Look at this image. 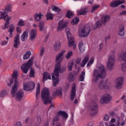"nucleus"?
Segmentation results:
<instances>
[{
    "label": "nucleus",
    "instance_id": "1",
    "mask_svg": "<svg viewBox=\"0 0 126 126\" xmlns=\"http://www.w3.org/2000/svg\"><path fill=\"white\" fill-rule=\"evenodd\" d=\"M65 51L62 50L60 53H59L56 56L55 62L57 63V64L55 66L54 71L52 74V79L53 80V85L54 87H56L57 84H59L60 80L59 79V76H60V73L61 72V63H62L63 60V56L64 54Z\"/></svg>",
    "mask_w": 126,
    "mask_h": 126
},
{
    "label": "nucleus",
    "instance_id": "2",
    "mask_svg": "<svg viewBox=\"0 0 126 126\" xmlns=\"http://www.w3.org/2000/svg\"><path fill=\"white\" fill-rule=\"evenodd\" d=\"M93 81L95 83L99 81L100 78H104L107 76V72L106 68L103 64H99L94 70L93 73Z\"/></svg>",
    "mask_w": 126,
    "mask_h": 126
},
{
    "label": "nucleus",
    "instance_id": "3",
    "mask_svg": "<svg viewBox=\"0 0 126 126\" xmlns=\"http://www.w3.org/2000/svg\"><path fill=\"white\" fill-rule=\"evenodd\" d=\"M18 76V71H13V74L12 75V78L9 79L7 80L6 83L8 86H11L13 84V81L14 82V86L12 88V94H14V91L16 90V87L18 86V81H17V77Z\"/></svg>",
    "mask_w": 126,
    "mask_h": 126
},
{
    "label": "nucleus",
    "instance_id": "4",
    "mask_svg": "<svg viewBox=\"0 0 126 126\" xmlns=\"http://www.w3.org/2000/svg\"><path fill=\"white\" fill-rule=\"evenodd\" d=\"M41 98L44 105H47L48 103H52V97L50 96L49 89L45 88L42 90Z\"/></svg>",
    "mask_w": 126,
    "mask_h": 126
},
{
    "label": "nucleus",
    "instance_id": "5",
    "mask_svg": "<svg viewBox=\"0 0 126 126\" xmlns=\"http://www.w3.org/2000/svg\"><path fill=\"white\" fill-rule=\"evenodd\" d=\"M116 63V56L115 54H111L108 57L106 66L109 70H113L115 68Z\"/></svg>",
    "mask_w": 126,
    "mask_h": 126
},
{
    "label": "nucleus",
    "instance_id": "6",
    "mask_svg": "<svg viewBox=\"0 0 126 126\" xmlns=\"http://www.w3.org/2000/svg\"><path fill=\"white\" fill-rule=\"evenodd\" d=\"M65 32L66 34L67 40L68 41V46L69 47H73V49L75 50L76 44L74 43V39L70 33V29L68 28H66Z\"/></svg>",
    "mask_w": 126,
    "mask_h": 126
},
{
    "label": "nucleus",
    "instance_id": "7",
    "mask_svg": "<svg viewBox=\"0 0 126 126\" xmlns=\"http://www.w3.org/2000/svg\"><path fill=\"white\" fill-rule=\"evenodd\" d=\"M91 31V29H90V26H86L79 30L78 35L82 38H86L89 36Z\"/></svg>",
    "mask_w": 126,
    "mask_h": 126
},
{
    "label": "nucleus",
    "instance_id": "8",
    "mask_svg": "<svg viewBox=\"0 0 126 126\" xmlns=\"http://www.w3.org/2000/svg\"><path fill=\"white\" fill-rule=\"evenodd\" d=\"M112 83L108 79L100 81L98 84V88L99 90H103V89H109L111 88Z\"/></svg>",
    "mask_w": 126,
    "mask_h": 126
},
{
    "label": "nucleus",
    "instance_id": "9",
    "mask_svg": "<svg viewBox=\"0 0 126 126\" xmlns=\"http://www.w3.org/2000/svg\"><path fill=\"white\" fill-rule=\"evenodd\" d=\"M11 18H12V17L11 16H9L7 14V12L5 11L0 12V19H4L5 21L4 25L5 28H8L9 20H10Z\"/></svg>",
    "mask_w": 126,
    "mask_h": 126
},
{
    "label": "nucleus",
    "instance_id": "10",
    "mask_svg": "<svg viewBox=\"0 0 126 126\" xmlns=\"http://www.w3.org/2000/svg\"><path fill=\"white\" fill-rule=\"evenodd\" d=\"M33 60L34 58H32L26 63H24L21 66V68L22 69V71H23L25 74L28 73V70H29L30 66H31L32 64H33Z\"/></svg>",
    "mask_w": 126,
    "mask_h": 126
},
{
    "label": "nucleus",
    "instance_id": "11",
    "mask_svg": "<svg viewBox=\"0 0 126 126\" xmlns=\"http://www.w3.org/2000/svg\"><path fill=\"white\" fill-rule=\"evenodd\" d=\"M17 87H18V86H17L16 88V90L14 91V94H12V89H11V94L13 97H15L17 101H21L23 98V96H24V93H23V90H20L16 93Z\"/></svg>",
    "mask_w": 126,
    "mask_h": 126
},
{
    "label": "nucleus",
    "instance_id": "12",
    "mask_svg": "<svg viewBox=\"0 0 126 126\" xmlns=\"http://www.w3.org/2000/svg\"><path fill=\"white\" fill-rule=\"evenodd\" d=\"M112 99V96L109 94H104L101 98H100V103L101 105H104V104H108L110 103V101Z\"/></svg>",
    "mask_w": 126,
    "mask_h": 126
},
{
    "label": "nucleus",
    "instance_id": "13",
    "mask_svg": "<svg viewBox=\"0 0 126 126\" xmlns=\"http://www.w3.org/2000/svg\"><path fill=\"white\" fill-rule=\"evenodd\" d=\"M35 88V83L30 82L23 85V89L25 91H31Z\"/></svg>",
    "mask_w": 126,
    "mask_h": 126
},
{
    "label": "nucleus",
    "instance_id": "14",
    "mask_svg": "<svg viewBox=\"0 0 126 126\" xmlns=\"http://www.w3.org/2000/svg\"><path fill=\"white\" fill-rule=\"evenodd\" d=\"M98 113V105L97 102H93L91 106V115L93 117L97 115Z\"/></svg>",
    "mask_w": 126,
    "mask_h": 126
},
{
    "label": "nucleus",
    "instance_id": "15",
    "mask_svg": "<svg viewBox=\"0 0 126 126\" xmlns=\"http://www.w3.org/2000/svg\"><path fill=\"white\" fill-rule=\"evenodd\" d=\"M124 79H125L124 77H120L117 79L115 86V88H116V89H117V90H120V89H122V88L123 87V82H124Z\"/></svg>",
    "mask_w": 126,
    "mask_h": 126
},
{
    "label": "nucleus",
    "instance_id": "16",
    "mask_svg": "<svg viewBox=\"0 0 126 126\" xmlns=\"http://www.w3.org/2000/svg\"><path fill=\"white\" fill-rule=\"evenodd\" d=\"M67 24H68V21L63 23V20L60 21L58 24V27L57 29V31L58 32L61 31L63 29L65 28V27L67 26Z\"/></svg>",
    "mask_w": 126,
    "mask_h": 126
},
{
    "label": "nucleus",
    "instance_id": "17",
    "mask_svg": "<svg viewBox=\"0 0 126 126\" xmlns=\"http://www.w3.org/2000/svg\"><path fill=\"white\" fill-rule=\"evenodd\" d=\"M76 93V86L75 85V84H73L72 85V88L70 94V99L72 100V101H73V100H74V98H75Z\"/></svg>",
    "mask_w": 126,
    "mask_h": 126
},
{
    "label": "nucleus",
    "instance_id": "18",
    "mask_svg": "<svg viewBox=\"0 0 126 126\" xmlns=\"http://www.w3.org/2000/svg\"><path fill=\"white\" fill-rule=\"evenodd\" d=\"M37 37V29H32L30 31V39L31 41H34Z\"/></svg>",
    "mask_w": 126,
    "mask_h": 126
},
{
    "label": "nucleus",
    "instance_id": "19",
    "mask_svg": "<svg viewBox=\"0 0 126 126\" xmlns=\"http://www.w3.org/2000/svg\"><path fill=\"white\" fill-rule=\"evenodd\" d=\"M111 20V16L109 15H104L101 18V22L103 25H106L107 22Z\"/></svg>",
    "mask_w": 126,
    "mask_h": 126
},
{
    "label": "nucleus",
    "instance_id": "20",
    "mask_svg": "<svg viewBox=\"0 0 126 126\" xmlns=\"http://www.w3.org/2000/svg\"><path fill=\"white\" fill-rule=\"evenodd\" d=\"M20 36L18 34H16V35L15 36L14 38V48H18V46H19L20 44Z\"/></svg>",
    "mask_w": 126,
    "mask_h": 126
},
{
    "label": "nucleus",
    "instance_id": "21",
    "mask_svg": "<svg viewBox=\"0 0 126 126\" xmlns=\"http://www.w3.org/2000/svg\"><path fill=\"white\" fill-rule=\"evenodd\" d=\"M125 3V0H117L110 3L111 7H118L120 4Z\"/></svg>",
    "mask_w": 126,
    "mask_h": 126
},
{
    "label": "nucleus",
    "instance_id": "22",
    "mask_svg": "<svg viewBox=\"0 0 126 126\" xmlns=\"http://www.w3.org/2000/svg\"><path fill=\"white\" fill-rule=\"evenodd\" d=\"M44 16V15L42 13H36L33 15V18L36 22H40L42 20V18Z\"/></svg>",
    "mask_w": 126,
    "mask_h": 126
},
{
    "label": "nucleus",
    "instance_id": "23",
    "mask_svg": "<svg viewBox=\"0 0 126 126\" xmlns=\"http://www.w3.org/2000/svg\"><path fill=\"white\" fill-rule=\"evenodd\" d=\"M39 31L43 32L44 33H47V27H45V22H40L38 24Z\"/></svg>",
    "mask_w": 126,
    "mask_h": 126
},
{
    "label": "nucleus",
    "instance_id": "24",
    "mask_svg": "<svg viewBox=\"0 0 126 126\" xmlns=\"http://www.w3.org/2000/svg\"><path fill=\"white\" fill-rule=\"evenodd\" d=\"M15 29V26L12 24L9 27L8 32H9V38H12L13 33L14 32Z\"/></svg>",
    "mask_w": 126,
    "mask_h": 126
},
{
    "label": "nucleus",
    "instance_id": "25",
    "mask_svg": "<svg viewBox=\"0 0 126 126\" xmlns=\"http://www.w3.org/2000/svg\"><path fill=\"white\" fill-rule=\"evenodd\" d=\"M28 33H29V31L24 32L23 34L21 35V41L22 42H25L28 38Z\"/></svg>",
    "mask_w": 126,
    "mask_h": 126
},
{
    "label": "nucleus",
    "instance_id": "26",
    "mask_svg": "<svg viewBox=\"0 0 126 126\" xmlns=\"http://www.w3.org/2000/svg\"><path fill=\"white\" fill-rule=\"evenodd\" d=\"M88 12L86 8H81L80 9L78 10L77 13L78 15H85Z\"/></svg>",
    "mask_w": 126,
    "mask_h": 126
},
{
    "label": "nucleus",
    "instance_id": "27",
    "mask_svg": "<svg viewBox=\"0 0 126 126\" xmlns=\"http://www.w3.org/2000/svg\"><path fill=\"white\" fill-rule=\"evenodd\" d=\"M118 61L119 62H125V63H126V51L123 54L119 55Z\"/></svg>",
    "mask_w": 126,
    "mask_h": 126
},
{
    "label": "nucleus",
    "instance_id": "28",
    "mask_svg": "<svg viewBox=\"0 0 126 126\" xmlns=\"http://www.w3.org/2000/svg\"><path fill=\"white\" fill-rule=\"evenodd\" d=\"M88 61H89V55H87L85 57L82 61V63H80V66H81V67H84Z\"/></svg>",
    "mask_w": 126,
    "mask_h": 126
},
{
    "label": "nucleus",
    "instance_id": "29",
    "mask_svg": "<svg viewBox=\"0 0 126 126\" xmlns=\"http://www.w3.org/2000/svg\"><path fill=\"white\" fill-rule=\"evenodd\" d=\"M61 46H62V43L59 41H56L54 46V50L55 52H59L60 49H61Z\"/></svg>",
    "mask_w": 126,
    "mask_h": 126
},
{
    "label": "nucleus",
    "instance_id": "30",
    "mask_svg": "<svg viewBox=\"0 0 126 126\" xmlns=\"http://www.w3.org/2000/svg\"><path fill=\"white\" fill-rule=\"evenodd\" d=\"M119 36L124 37L125 36V26L121 25L119 27V31L118 32Z\"/></svg>",
    "mask_w": 126,
    "mask_h": 126
},
{
    "label": "nucleus",
    "instance_id": "31",
    "mask_svg": "<svg viewBox=\"0 0 126 126\" xmlns=\"http://www.w3.org/2000/svg\"><path fill=\"white\" fill-rule=\"evenodd\" d=\"M48 79H51V74L47 72H44L43 73V78L42 81L45 82V81H46V80H48Z\"/></svg>",
    "mask_w": 126,
    "mask_h": 126
},
{
    "label": "nucleus",
    "instance_id": "32",
    "mask_svg": "<svg viewBox=\"0 0 126 126\" xmlns=\"http://www.w3.org/2000/svg\"><path fill=\"white\" fill-rule=\"evenodd\" d=\"M58 113V116H62L63 118L65 119V120H66L67 118H68V115H67V113L64 111H60Z\"/></svg>",
    "mask_w": 126,
    "mask_h": 126
},
{
    "label": "nucleus",
    "instance_id": "33",
    "mask_svg": "<svg viewBox=\"0 0 126 126\" xmlns=\"http://www.w3.org/2000/svg\"><path fill=\"white\" fill-rule=\"evenodd\" d=\"M7 95H8V93L6 90H2L0 92V98H4V97L7 96Z\"/></svg>",
    "mask_w": 126,
    "mask_h": 126
},
{
    "label": "nucleus",
    "instance_id": "34",
    "mask_svg": "<svg viewBox=\"0 0 126 126\" xmlns=\"http://www.w3.org/2000/svg\"><path fill=\"white\" fill-rule=\"evenodd\" d=\"M53 96H62L63 95V92L62 90H57L56 91L54 92L52 94Z\"/></svg>",
    "mask_w": 126,
    "mask_h": 126
},
{
    "label": "nucleus",
    "instance_id": "35",
    "mask_svg": "<svg viewBox=\"0 0 126 126\" xmlns=\"http://www.w3.org/2000/svg\"><path fill=\"white\" fill-rule=\"evenodd\" d=\"M11 8H12V5L8 3L5 7V10L7 11V12H11Z\"/></svg>",
    "mask_w": 126,
    "mask_h": 126
},
{
    "label": "nucleus",
    "instance_id": "36",
    "mask_svg": "<svg viewBox=\"0 0 126 126\" xmlns=\"http://www.w3.org/2000/svg\"><path fill=\"white\" fill-rule=\"evenodd\" d=\"M31 56V52L30 51L27 52L23 56V60H28Z\"/></svg>",
    "mask_w": 126,
    "mask_h": 126
},
{
    "label": "nucleus",
    "instance_id": "37",
    "mask_svg": "<svg viewBox=\"0 0 126 126\" xmlns=\"http://www.w3.org/2000/svg\"><path fill=\"white\" fill-rule=\"evenodd\" d=\"M73 64H74V63L72 61L68 63V66H67L68 71H71V70H72V67H73Z\"/></svg>",
    "mask_w": 126,
    "mask_h": 126
},
{
    "label": "nucleus",
    "instance_id": "38",
    "mask_svg": "<svg viewBox=\"0 0 126 126\" xmlns=\"http://www.w3.org/2000/svg\"><path fill=\"white\" fill-rule=\"evenodd\" d=\"M17 26H20V27L25 26V21L23 19L20 20L17 24Z\"/></svg>",
    "mask_w": 126,
    "mask_h": 126
},
{
    "label": "nucleus",
    "instance_id": "39",
    "mask_svg": "<svg viewBox=\"0 0 126 126\" xmlns=\"http://www.w3.org/2000/svg\"><path fill=\"white\" fill-rule=\"evenodd\" d=\"M78 47L81 52H84L85 48H84V46L83 45V42H82V41H81L79 43Z\"/></svg>",
    "mask_w": 126,
    "mask_h": 126
},
{
    "label": "nucleus",
    "instance_id": "40",
    "mask_svg": "<svg viewBox=\"0 0 126 126\" xmlns=\"http://www.w3.org/2000/svg\"><path fill=\"white\" fill-rule=\"evenodd\" d=\"M75 79V77L72 74H69L68 76V80L70 82H72V81H74Z\"/></svg>",
    "mask_w": 126,
    "mask_h": 126
},
{
    "label": "nucleus",
    "instance_id": "41",
    "mask_svg": "<svg viewBox=\"0 0 126 126\" xmlns=\"http://www.w3.org/2000/svg\"><path fill=\"white\" fill-rule=\"evenodd\" d=\"M78 22H79V18H76L72 20V21L71 22V24L72 25H76Z\"/></svg>",
    "mask_w": 126,
    "mask_h": 126
},
{
    "label": "nucleus",
    "instance_id": "42",
    "mask_svg": "<svg viewBox=\"0 0 126 126\" xmlns=\"http://www.w3.org/2000/svg\"><path fill=\"white\" fill-rule=\"evenodd\" d=\"M94 58L92 57L91 58L90 62L87 63V67H90L92 65L93 63H94Z\"/></svg>",
    "mask_w": 126,
    "mask_h": 126
},
{
    "label": "nucleus",
    "instance_id": "43",
    "mask_svg": "<svg viewBox=\"0 0 126 126\" xmlns=\"http://www.w3.org/2000/svg\"><path fill=\"white\" fill-rule=\"evenodd\" d=\"M47 20H52V19H54V15L52 13H48L46 15Z\"/></svg>",
    "mask_w": 126,
    "mask_h": 126
},
{
    "label": "nucleus",
    "instance_id": "44",
    "mask_svg": "<svg viewBox=\"0 0 126 126\" xmlns=\"http://www.w3.org/2000/svg\"><path fill=\"white\" fill-rule=\"evenodd\" d=\"M121 69L123 72H126V63H121Z\"/></svg>",
    "mask_w": 126,
    "mask_h": 126
},
{
    "label": "nucleus",
    "instance_id": "45",
    "mask_svg": "<svg viewBox=\"0 0 126 126\" xmlns=\"http://www.w3.org/2000/svg\"><path fill=\"white\" fill-rule=\"evenodd\" d=\"M84 78H85V72H82L79 78L80 81H84Z\"/></svg>",
    "mask_w": 126,
    "mask_h": 126
},
{
    "label": "nucleus",
    "instance_id": "46",
    "mask_svg": "<svg viewBox=\"0 0 126 126\" xmlns=\"http://www.w3.org/2000/svg\"><path fill=\"white\" fill-rule=\"evenodd\" d=\"M73 53L72 51H69L67 53V54L65 55V58L66 60H68L70 59V57H72Z\"/></svg>",
    "mask_w": 126,
    "mask_h": 126
},
{
    "label": "nucleus",
    "instance_id": "47",
    "mask_svg": "<svg viewBox=\"0 0 126 126\" xmlns=\"http://www.w3.org/2000/svg\"><path fill=\"white\" fill-rule=\"evenodd\" d=\"M40 94V84H38L37 85L36 92V99L38 98V96H39V94Z\"/></svg>",
    "mask_w": 126,
    "mask_h": 126
},
{
    "label": "nucleus",
    "instance_id": "48",
    "mask_svg": "<svg viewBox=\"0 0 126 126\" xmlns=\"http://www.w3.org/2000/svg\"><path fill=\"white\" fill-rule=\"evenodd\" d=\"M30 77H35V70L32 68L31 69Z\"/></svg>",
    "mask_w": 126,
    "mask_h": 126
},
{
    "label": "nucleus",
    "instance_id": "49",
    "mask_svg": "<svg viewBox=\"0 0 126 126\" xmlns=\"http://www.w3.org/2000/svg\"><path fill=\"white\" fill-rule=\"evenodd\" d=\"M66 17H68V18H72V17H73V14L69 11L67 12Z\"/></svg>",
    "mask_w": 126,
    "mask_h": 126
},
{
    "label": "nucleus",
    "instance_id": "50",
    "mask_svg": "<svg viewBox=\"0 0 126 126\" xmlns=\"http://www.w3.org/2000/svg\"><path fill=\"white\" fill-rule=\"evenodd\" d=\"M99 5H94L93 6L92 9L91 10V12H94V11H95V10H96V9L99 7Z\"/></svg>",
    "mask_w": 126,
    "mask_h": 126
},
{
    "label": "nucleus",
    "instance_id": "51",
    "mask_svg": "<svg viewBox=\"0 0 126 126\" xmlns=\"http://www.w3.org/2000/svg\"><path fill=\"white\" fill-rule=\"evenodd\" d=\"M52 10L55 12H60V11H61V9H60L59 7L57 6L53 7Z\"/></svg>",
    "mask_w": 126,
    "mask_h": 126
},
{
    "label": "nucleus",
    "instance_id": "52",
    "mask_svg": "<svg viewBox=\"0 0 126 126\" xmlns=\"http://www.w3.org/2000/svg\"><path fill=\"white\" fill-rule=\"evenodd\" d=\"M40 56L41 57H42L43 56L44 54H45V48L43 47H40Z\"/></svg>",
    "mask_w": 126,
    "mask_h": 126
},
{
    "label": "nucleus",
    "instance_id": "53",
    "mask_svg": "<svg viewBox=\"0 0 126 126\" xmlns=\"http://www.w3.org/2000/svg\"><path fill=\"white\" fill-rule=\"evenodd\" d=\"M60 115H59V113H58V114H57V116H56L54 118V119H53V125H55V122H58V121H59V116Z\"/></svg>",
    "mask_w": 126,
    "mask_h": 126
},
{
    "label": "nucleus",
    "instance_id": "54",
    "mask_svg": "<svg viewBox=\"0 0 126 126\" xmlns=\"http://www.w3.org/2000/svg\"><path fill=\"white\" fill-rule=\"evenodd\" d=\"M36 119L39 125H41L42 123V118H41V117H40L39 116H36Z\"/></svg>",
    "mask_w": 126,
    "mask_h": 126
},
{
    "label": "nucleus",
    "instance_id": "55",
    "mask_svg": "<svg viewBox=\"0 0 126 126\" xmlns=\"http://www.w3.org/2000/svg\"><path fill=\"white\" fill-rule=\"evenodd\" d=\"M8 43V42L7 41H1L0 42V44L1 45V46H5V45H7V43Z\"/></svg>",
    "mask_w": 126,
    "mask_h": 126
},
{
    "label": "nucleus",
    "instance_id": "56",
    "mask_svg": "<svg viewBox=\"0 0 126 126\" xmlns=\"http://www.w3.org/2000/svg\"><path fill=\"white\" fill-rule=\"evenodd\" d=\"M16 30L17 32V33H22V30H21V28H20V27H17L16 28Z\"/></svg>",
    "mask_w": 126,
    "mask_h": 126
},
{
    "label": "nucleus",
    "instance_id": "57",
    "mask_svg": "<svg viewBox=\"0 0 126 126\" xmlns=\"http://www.w3.org/2000/svg\"><path fill=\"white\" fill-rule=\"evenodd\" d=\"M102 22L101 21H98L96 22V26L97 27H101L102 26Z\"/></svg>",
    "mask_w": 126,
    "mask_h": 126
},
{
    "label": "nucleus",
    "instance_id": "58",
    "mask_svg": "<svg viewBox=\"0 0 126 126\" xmlns=\"http://www.w3.org/2000/svg\"><path fill=\"white\" fill-rule=\"evenodd\" d=\"M82 58H78L76 60V63H77V64H79L80 63V62H81Z\"/></svg>",
    "mask_w": 126,
    "mask_h": 126
},
{
    "label": "nucleus",
    "instance_id": "59",
    "mask_svg": "<svg viewBox=\"0 0 126 126\" xmlns=\"http://www.w3.org/2000/svg\"><path fill=\"white\" fill-rule=\"evenodd\" d=\"M109 119V115H106L104 117H103V120L104 121H108Z\"/></svg>",
    "mask_w": 126,
    "mask_h": 126
},
{
    "label": "nucleus",
    "instance_id": "60",
    "mask_svg": "<svg viewBox=\"0 0 126 126\" xmlns=\"http://www.w3.org/2000/svg\"><path fill=\"white\" fill-rule=\"evenodd\" d=\"M16 126H22V123L20 122H17L15 124Z\"/></svg>",
    "mask_w": 126,
    "mask_h": 126
},
{
    "label": "nucleus",
    "instance_id": "61",
    "mask_svg": "<svg viewBox=\"0 0 126 126\" xmlns=\"http://www.w3.org/2000/svg\"><path fill=\"white\" fill-rule=\"evenodd\" d=\"M120 15H126V11H122L120 13Z\"/></svg>",
    "mask_w": 126,
    "mask_h": 126
},
{
    "label": "nucleus",
    "instance_id": "62",
    "mask_svg": "<svg viewBox=\"0 0 126 126\" xmlns=\"http://www.w3.org/2000/svg\"><path fill=\"white\" fill-rule=\"evenodd\" d=\"M116 121L117 120L115 119L112 118L111 119L110 122V124H111V123H116Z\"/></svg>",
    "mask_w": 126,
    "mask_h": 126
},
{
    "label": "nucleus",
    "instance_id": "63",
    "mask_svg": "<svg viewBox=\"0 0 126 126\" xmlns=\"http://www.w3.org/2000/svg\"><path fill=\"white\" fill-rule=\"evenodd\" d=\"M110 35H108L106 38H105V42H107L108 40H110Z\"/></svg>",
    "mask_w": 126,
    "mask_h": 126
},
{
    "label": "nucleus",
    "instance_id": "64",
    "mask_svg": "<svg viewBox=\"0 0 126 126\" xmlns=\"http://www.w3.org/2000/svg\"><path fill=\"white\" fill-rule=\"evenodd\" d=\"M87 126H93V123H90L88 124Z\"/></svg>",
    "mask_w": 126,
    "mask_h": 126
}]
</instances>
